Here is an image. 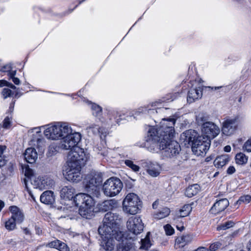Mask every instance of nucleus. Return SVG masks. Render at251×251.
Listing matches in <instances>:
<instances>
[{"label": "nucleus", "instance_id": "obj_1", "mask_svg": "<svg viewBox=\"0 0 251 251\" xmlns=\"http://www.w3.org/2000/svg\"><path fill=\"white\" fill-rule=\"evenodd\" d=\"M191 132L190 130L186 131L181 135V138L188 144L192 142V150L195 154L197 156L204 155L209 150L211 141L201 136L194 139L191 136Z\"/></svg>", "mask_w": 251, "mask_h": 251}, {"label": "nucleus", "instance_id": "obj_2", "mask_svg": "<svg viewBox=\"0 0 251 251\" xmlns=\"http://www.w3.org/2000/svg\"><path fill=\"white\" fill-rule=\"evenodd\" d=\"M73 202L79 207V213L84 218H89L94 206V201L89 195L79 193L74 198Z\"/></svg>", "mask_w": 251, "mask_h": 251}, {"label": "nucleus", "instance_id": "obj_3", "mask_svg": "<svg viewBox=\"0 0 251 251\" xmlns=\"http://www.w3.org/2000/svg\"><path fill=\"white\" fill-rule=\"evenodd\" d=\"M174 117L163 118L158 126H151L150 128L156 130V134L160 136L162 140L173 139L175 133L174 126L176 122V118Z\"/></svg>", "mask_w": 251, "mask_h": 251}, {"label": "nucleus", "instance_id": "obj_4", "mask_svg": "<svg viewBox=\"0 0 251 251\" xmlns=\"http://www.w3.org/2000/svg\"><path fill=\"white\" fill-rule=\"evenodd\" d=\"M123 184L118 177H111L106 180L102 185L101 191L107 197H114L117 196L122 191Z\"/></svg>", "mask_w": 251, "mask_h": 251}, {"label": "nucleus", "instance_id": "obj_5", "mask_svg": "<svg viewBox=\"0 0 251 251\" xmlns=\"http://www.w3.org/2000/svg\"><path fill=\"white\" fill-rule=\"evenodd\" d=\"M141 202L137 195L134 193L128 194L123 200V210L127 214L135 215L140 210Z\"/></svg>", "mask_w": 251, "mask_h": 251}, {"label": "nucleus", "instance_id": "obj_6", "mask_svg": "<svg viewBox=\"0 0 251 251\" xmlns=\"http://www.w3.org/2000/svg\"><path fill=\"white\" fill-rule=\"evenodd\" d=\"M121 219L119 214L112 212L105 214L103 220V224L98 229L99 233L111 232L115 228L119 226Z\"/></svg>", "mask_w": 251, "mask_h": 251}, {"label": "nucleus", "instance_id": "obj_7", "mask_svg": "<svg viewBox=\"0 0 251 251\" xmlns=\"http://www.w3.org/2000/svg\"><path fill=\"white\" fill-rule=\"evenodd\" d=\"M157 130L153 128H150L148 130L145 147L147 149L152 152H157L161 150L160 148V142L162 140L160 136L156 134Z\"/></svg>", "mask_w": 251, "mask_h": 251}, {"label": "nucleus", "instance_id": "obj_8", "mask_svg": "<svg viewBox=\"0 0 251 251\" xmlns=\"http://www.w3.org/2000/svg\"><path fill=\"white\" fill-rule=\"evenodd\" d=\"M67 164L84 165L88 160V156L84 150L80 147H75L70 150L68 154Z\"/></svg>", "mask_w": 251, "mask_h": 251}, {"label": "nucleus", "instance_id": "obj_9", "mask_svg": "<svg viewBox=\"0 0 251 251\" xmlns=\"http://www.w3.org/2000/svg\"><path fill=\"white\" fill-rule=\"evenodd\" d=\"M103 175L100 172H94L87 175L83 180V183L86 191L93 192L102 181Z\"/></svg>", "mask_w": 251, "mask_h": 251}, {"label": "nucleus", "instance_id": "obj_10", "mask_svg": "<svg viewBox=\"0 0 251 251\" xmlns=\"http://www.w3.org/2000/svg\"><path fill=\"white\" fill-rule=\"evenodd\" d=\"M32 171L26 170L25 172V175L30 178L31 184L35 188H38L40 190L49 189L51 188L54 185L53 180L47 176H32Z\"/></svg>", "mask_w": 251, "mask_h": 251}, {"label": "nucleus", "instance_id": "obj_11", "mask_svg": "<svg viewBox=\"0 0 251 251\" xmlns=\"http://www.w3.org/2000/svg\"><path fill=\"white\" fill-rule=\"evenodd\" d=\"M160 148L163 151V155L168 158L174 157L179 153L180 146L179 144L172 139L161 140Z\"/></svg>", "mask_w": 251, "mask_h": 251}, {"label": "nucleus", "instance_id": "obj_12", "mask_svg": "<svg viewBox=\"0 0 251 251\" xmlns=\"http://www.w3.org/2000/svg\"><path fill=\"white\" fill-rule=\"evenodd\" d=\"M61 141V148L64 150H71L75 147L81 140V135L78 132H71L65 135Z\"/></svg>", "mask_w": 251, "mask_h": 251}, {"label": "nucleus", "instance_id": "obj_13", "mask_svg": "<svg viewBox=\"0 0 251 251\" xmlns=\"http://www.w3.org/2000/svg\"><path fill=\"white\" fill-rule=\"evenodd\" d=\"M239 122L238 116L226 118L222 124V133L226 136L233 134L238 128Z\"/></svg>", "mask_w": 251, "mask_h": 251}, {"label": "nucleus", "instance_id": "obj_14", "mask_svg": "<svg viewBox=\"0 0 251 251\" xmlns=\"http://www.w3.org/2000/svg\"><path fill=\"white\" fill-rule=\"evenodd\" d=\"M67 164L66 169L65 177L68 180L74 182H77L81 179L80 171L82 165Z\"/></svg>", "mask_w": 251, "mask_h": 251}, {"label": "nucleus", "instance_id": "obj_15", "mask_svg": "<svg viewBox=\"0 0 251 251\" xmlns=\"http://www.w3.org/2000/svg\"><path fill=\"white\" fill-rule=\"evenodd\" d=\"M202 135L204 138H208L210 141L217 136L220 132V128L212 122L204 123L201 128Z\"/></svg>", "mask_w": 251, "mask_h": 251}, {"label": "nucleus", "instance_id": "obj_16", "mask_svg": "<svg viewBox=\"0 0 251 251\" xmlns=\"http://www.w3.org/2000/svg\"><path fill=\"white\" fill-rule=\"evenodd\" d=\"M126 227L129 231L134 235H137L143 230L144 224L140 217L132 216L128 219Z\"/></svg>", "mask_w": 251, "mask_h": 251}, {"label": "nucleus", "instance_id": "obj_17", "mask_svg": "<svg viewBox=\"0 0 251 251\" xmlns=\"http://www.w3.org/2000/svg\"><path fill=\"white\" fill-rule=\"evenodd\" d=\"M143 164L147 173L151 177H157L160 175L162 167L157 162L148 161L144 162Z\"/></svg>", "mask_w": 251, "mask_h": 251}, {"label": "nucleus", "instance_id": "obj_18", "mask_svg": "<svg viewBox=\"0 0 251 251\" xmlns=\"http://www.w3.org/2000/svg\"><path fill=\"white\" fill-rule=\"evenodd\" d=\"M110 232L99 233L101 238L100 245L106 251H111L114 249V240L110 236Z\"/></svg>", "mask_w": 251, "mask_h": 251}, {"label": "nucleus", "instance_id": "obj_19", "mask_svg": "<svg viewBox=\"0 0 251 251\" xmlns=\"http://www.w3.org/2000/svg\"><path fill=\"white\" fill-rule=\"evenodd\" d=\"M33 132L36 133V136L29 141V145L36 147L39 151H42L45 146L44 140L41 138V131L38 128H35Z\"/></svg>", "mask_w": 251, "mask_h": 251}, {"label": "nucleus", "instance_id": "obj_20", "mask_svg": "<svg viewBox=\"0 0 251 251\" xmlns=\"http://www.w3.org/2000/svg\"><path fill=\"white\" fill-rule=\"evenodd\" d=\"M9 210L11 214V218L17 222V224H21L24 220L25 215L23 211L15 205L10 206Z\"/></svg>", "mask_w": 251, "mask_h": 251}, {"label": "nucleus", "instance_id": "obj_21", "mask_svg": "<svg viewBox=\"0 0 251 251\" xmlns=\"http://www.w3.org/2000/svg\"><path fill=\"white\" fill-rule=\"evenodd\" d=\"M229 205V201L226 199H222L217 201L211 207L210 211L212 214H217L222 212Z\"/></svg>", "mask_w": 251, "mask_h": 251}, {"label": "nucleus", "instance_id": "obj_22", "mask_svg": "<svg viewBox=\"0 0 251 251\" xmlns=\"http://www.w3.org/2000/svg\"><path fill=\"white\" fill-rule=\"evenodd\" d=\"M202 91L201 87L191 89L188 93L187 101L189 103H192L196 100L201 99L202 95Z\"/></svg>", "mask_w": 251, "mask_h": 251}, {"label": "nucleus", "instance_id": "obj_23", "mask_svg": "<svg viewBox=\"0 0 251 251\" xmlns=\"http://www.w3.org/2000/svg\"><path fill=\"white\" fill-rule=\"evenodd\" d=\"M44 134L48 139L58 140L59 134L57 133V124L48 126L44 130Z\"/></svg>", "mask_w": 251, "mask_h": 251}, {"label": "nucleus", "instance_id": "obj_24", "mask_svg": "<svg viewBox=\"0 0 251 251\" xmlns=\"http://www.w3.org/2000/svg\"><path fill=\"white\" fill-rule=\"evenodd\" d=\"M75 193V189L71 185L63 186L60 190V194L61 199L70 200L74 199Z\"/></svg>", "mask_w": 251, "mask_h": 251}, {"label": "nucleus", "instance_id": "obj_25", "mask_svg": "<svg viewBox=\"0 0 251 251\" xmlns=\"http://www.w3.org/2000/svg\"><path fill=\"white\" fill-rule=\"evenodd\" d=\"M24 155L26 161L31 164L34 163L38 157L36 150L32 147L27 148Z\"/></svg>", "mask_w": 251, "mask_h": 251}, {"label": "nucleus", "instance_id": "obj_26", "mask_svg": "<svg viewBox=\"0 0 251 251\" xmlns=\"http://www.w3.org/2000/svg\"><path fill=\"white\" fill-rule=\"evenodd\" d=\"M40 201L46 204H51L55 201L54 193L51 191H46L40 196Z\"/></svg>", "mask_w": 251, "mask_h": 251}, {"label": "nucleus", "instance_id": "obj_27", "mask_svg": "<svg viewBox=\"0 0 251 251\" xmlns=\"http://www.w3.org/2000/svg\"><path fill=\"white\" fill-rule=\"evenodd\" d=\"M72 132L71 127L66 123H57V133L59 134L58 139H62L67 134Z\"/></svg>", "mask_w": 251, "mask_h": 251}, {"label": "nucleus", "instance_id": "obj_28", "mask_svg": "<svg viewBox=\"0 0 251 251\" xmlns=\"http://www.w3.org/2000/svg\"><path fill=\"white\" fill-rule=\"evenodd\" d=\"M117 206V201L114 199L106 200L101 202L99 206L101 211H107L116 208Z\"/></svg>", "mask_w": 251, "mask_h": 251}, {"label": "nucleus", "instance_id": "obj_29", "mask_svg": "<svg viewBox=\"0 0 251 251\" xmlns=\"http://www.w3.org/2000/svg\"><path fill=\"white\" fill-rule=\"evenodd\" d=\"M133 244L127 239L123 240L117 246V251H134Z\"/></svg>", "mask_w": 251, "mask_h": 251}, {"label": "nucleus", "instance_id": "obj_30", "mask_svg": "<svg viewBox=\"0 0 251 251\" xmlns=\"http://www.w3.org/2000/svg\"><path fill=\"white\" fill-rule=\"evenodd\" d=\"M229 156L227 154L218 156L214 161V164L217 168H222L229 161Z\"/></svg>", "mask_w": 251, "mask_h": 251}, {"label": "nucleus", "instance_id": "obj_31", "mask_svg": "<svg viewBox=\"0 0 251 251\" xmlns=\"http://www.w3.org/2000/svg\"><path fill=\"white\" fill-rule=\"evenodd\" d=\"M200 190V187L197 184H195L188 186L185 191V195L189 198H191L198 193Z\"/></svg>", "mask_w": 251, "mask_h": 251}, {"label": "nucleus", "instance_id": "obj_32", "mask_svg": "<svg viewBox=\"0 0 251 251\" xmlns=\"http://www.w3.org/2000/svg\"><path fill=\"white\" fill-rule=\"evenodd\" d=\"M88 129L91 130L95 134H99L101 139L106 136L107 132L105 129L100 128L98 126L93 125L89 126Z\"/></svg>", "mask_w": 251, "mask_h": 251}, {"label": "nucleus", "instance_id": "obj_33", "mask_svg": "<svg viewBox=\"0 0 251 251\" xmlns=\"http://www.w3.org/2000/svg\"><path fill=\"white\" fill-rule=\"evenodd\" d=\"M170 213V210L168 207H163L161 210L159 211L155 212L153 214L154 218L160 220L164 218L169 215Z\"/></svg>", "mask_w": 251, "mask_h": 251}, {"label": "nucleus", "instance_id": "obj_34", "mask_svg": "<svg viewBox=\"0 0 251 251\" xmlns=\"http://www.w3.org/2000/svg\"><path fill=\"white\" fill-rule=\"evenodd\" d=\"M191 241V237L190 235H183L178 237L176 239V244L179 245V247H183Z\"/></svg>", "mask_w": 251, "mask_h": 251}, {"label": "nucleus", "instance_id": "obj_35", "mask_svg": "<svg viewBox=\"0 0 251 251\" xmlns=\"http://www.w3.org/2000/svg\"><path fill=\"white\" fill-rule=\"evenodd\" d=\"M115 231L110 232V236L112 239H115L117 241H122L125 240V239H127L126 238H125L124 234L123 232L119 230V226L115 228Z\"/></svg>", "mask_w": 251, "mask_h": 251}, {"label": "nucleus", "instance_id": "obj_36", "mask_svg": "<svg viewBox=\"0 0 251 251\" xmlns=\"http://www.w3.org/2000/svg\"><path fill=\"white\" fill-rule=\"evenodd\" d=\"M88 104L90 105L92 111V114L95 117H99L101 115L102 112V108L99 105L92 103L90 101H88Z\"/></svg>", "mask_w": 251, "mask_h": 251}, {"label": "nucleus", "instance_id": "obj_37", "mask_svg": "<svg viewBox=\"0 0 251 251\" xmlns=\"http://www.w3.org/2000/svg\"><path fill=\"white\" fill-rule=\"evenodd\" d=\"M17 222L10 218L4 223V226L8 231H12L16 228Z\"/></svg>", "mask_w": 251, "mask_h": 251}, {"label": "nucleus", "instance_id": "obj_38", "mask_svg": "<svg viewBox=\"0 0 251 251\" xmlns=\"http://www.w3.org/2000/svg\"><path fill=\"white\" fill-rule=\"evenodd\" d=\"M248 161V157L243 153L240 152L237 153L235 156L236 163L239 165H243L246 164Z\"/></svg>", "mask_w": 251, "mask_h": 251}, {"label": "nucleus", "instance_id": "obj_39", "mask_svg": "<svg viewBox=\"0 0 251 251\" xmlns=\"http://www.w3.org/2000/svg\"><path fill=\"white\" fill-rule=\"evenodd\" d=\"M149 234L150 233L148 232L146 237L144 239L141 240V246L140 247L141 249L148 250L151 247V244L150 243Z\"/></svg>", "mask_w": 251, "mask_h": 251}, {"label": "nucleus", "instance_id": "obj_40", "mask_svg": "<svg viewBox=\"0 0 251 251\" xmlns=\"http://www.w3.org/2000/svg\"><path fill=\"white\" fill-rule=\"evenodd\" d=\"M192 210V207L190 204L184 205L179 210V216L185 217L187 216Z\"/></svg>", "mask_w": 251, "mask_h": 251}, {"label": "nucleus", "instance_id": "obj_41", "mask_svg": "<svg viewBox=\"0 0 251 251\" xmlns=\"http://www.w3.org/2000/svg\"><path fill=\"white\" fill-rule=\"evenodd\" d=\"M125 164L134 172H137L140 170V167L135 164L133 161L126 159L125 160Z\"/></svg>", "mask_w": 251, "mask_h": 251}, {"label": "nucleus", "instance_id": "obj_42", "mask_svg": "<svg viewBox=\"0 0 251 251\" xmlns=\"http://www.w3.org/2000/svg\"><path fill=\"white\" fill-rule=\"evenodd\" d=\"M148 112L149 114H154L157 113V109L156 108H148L147 107H140L138 110H136L135 113V115H138L141 113Z\"/></svg>", "mask_w": 251, "mask_h": 251}, {"label": "nucleus", "instance_id": "obj_43", "mask_svg": "<svg viewBox=\"0 0 251 251\" xmlns=\"http://www.w3.org/2000/svg\"><path fill=\"white\" fill-rule=\"evenodd\" d=\"M251 201V197L250 195H244L240 197L238 201H237L236 203L241 204L242 203L247 204L249 203Z\"/></svg>", "mask_w": 251, "mask_h": 251}, {"label": "nucleus", "instance_id": "obj_44", "mask_svg": "<svg viewBox=\"0 0 251 251\" xmlns=\"http://www.w3.org/2000/svg\"><path fill=\"white\" fill-rule=\"evenodd\" d=\"M234 225V223L232 221H228L225 223V224H223V225H221L219 227H218V229L226 230L227 228L232 227Z\"/></svg>", "mask_w": 251, "mask_h": 251}, {"label": "nucleus", "instance_id": "obj_45", "mask_svg": "<svg viewBox=\"0 0 251 251\" xmlns=\"http://www.w3.org/2000/svg\"><path fill=\"white\" fill-rule=\"evenodd\" d=\"M5 150V146H0V167L4 166L5 164V160L3 159V153Z\"/></svg>", "mask_w": 251, "mask_h": 251}, {"label": "nucleus", "instance_id": "obj_46", "mask_svg": "<svg viewBox=\"0 0 251 251\" xmlns=\"http://www.w3.org/2000/svg\"><path fill=\"white\" fill-rule=\"evenodd\" d=\"M1 94L3 98L6 99L8 97H11L13 94V93L8 88H4L2 90Z\"/></svg>", "mask_w": 251, "mask_h": 251}, {"label": "nucleus", "instance_id": "obj_47", "mask_svg": "<svg viewBox=\"0 0 251 251\" xmlns=\"http://www.w3.org/2000/svg\"><path fill=\"white\" fill-rule=\"evenodd\" d=\"M243 148L247 152H251V137L245 143Z\"/></svg>", "mask_w": 251, "mask_h": 251}, {"label": "nucleus", "instance_id": "obj_48", "mask_svg": "<svg viewBox=\"0 0 251 251\" xmlns=\"http://www.w3.org/2000/svg\"><path fill=\"white\" fill-rule=\"evenodd\" d=\"M57 250L60 251H70V249L67 244L62 241H60Z\"/></svg>", "mask_w": 251, "mask_h": 251}, {"label": "nucleus", "instance_id": "obj_49", "mask_svg": "<svg viewBox=\"0 0 251 251\" xmlns=\"http://www.w3.org/2000/svg\"><path fill=\"white\" fill-rule=\"evenodd\" d=\"M166 234L168 235H171L174 232V228L170 225H166L164 226Z\"/></svg>", "mask_w": 251, "mask_h": 251}, {"label": "nucleus", "instance_id": "obj_50", "mask_svg": "<svg viewBox=\"0 0 251 251\" xmlns=\"http://www.w3.org/2000/svg\"><path fill=\"white\" fill-rule=\"evenodd\" d=\"M11 121L8 117H6L2 122V127L4 128H8L11 126Z\"/></svg>", "mask_w": 251, "mask_h": 251}, {"label": "nucleus", "instance_id": "obj_51", "mask_svg": "<svg viewBox=\"0 0 251 251\" xmlns=\"http://www.w3.org/2000/svg\"><path fill=\"white\" fill-rule=\"evenodd\" d=\"M60 240H54L48 243V246L50 248H53L57 249L58 248L59 244L60 242Z\"/></svg>", "mask_w": 251, "mask_h": 251}, {"label": "nucleus", "instance_id": "obj_52", "mask_svg": "<svg viewBox=\"0 0 251 251\" xmlns=\"http://www.w3.org/2000/svg\"><path fill=\"white\" fill-rule=\"evenodd\" d=\"M221 244L219 242L214 243L210 246L209 250L211 251H215L221 247Z\"/></svg>", "mask_w": 251, "mask_h": 251}, {"label": "nucleus", "instance_id": "obj_53", "mask_svg": "<svg viewBox=\"0 0 251 251\" xmlns=\"http://www.w3.org/2000/svg\"><path fill=\"white\" fill-rule=\"evenodd\" d=\"M4 69H7V70H6L7 72H9L8 73V75L9 77L11 79L12 78H13L15 77L16 74V71H10V69H11V66L10 65H7L4 67Z\"/></svg>", "mask_w": 251, "mask_h": 251}, {"label": "nucleus", "instance_id": "obj_54", "mask_svg": "<svg viewBox=\"0 0 251 251\" xmlns=\"http://www.w3.org/2000/svg\"><path fill=\"white\" fill-rule=\"evenodd\" d=\"M3 244L6 245H9L14 247L16 245V243L13 239H6L3 241Z\"/></svg>", "mask_w": 251, "mask_h": 251}, {"label": "nucleus", "instance_id": "obj_55", "mask_svg": "<svg viewBox=\"0 0 251 251\" xmlns=\"http://www.w3.org/2000/svg\"><path fill=\"white\" fill-rule=\"evenodd\" d=\"M56 151L55 148L52 146H50L49 148L48 152V156H51L55 154Z\"/></svg>", "mask_w": 251, "mask_h": 251}, {"label": "nucleus", "instance_id": "obj_56", "mask_svg": "<svg viewBox=\"0 0 251 251\" xmlns=\"http://www.w3.org/2000/svg\"><path fill=\"white\" fill-rule=\"evenodd\" d=\"M206 120L205 117L202 114H200L198 116H197L196 121L198 123H201L203 121Z\"/></svg>", "mask_w": 251, "mask_h": 251}, {"label": "nucleus", "instance_id": "obj_57", "mask_svg": "<svg viewBox=\"0 0 251 251\" xmlns=\"http://www.w3.org/2000/svg\"><path fill=\"white\" fill-rule=\"evenodd\" d=\"M178 95H179L178 93H176L174 94L172 96H171V98H167L165 100H162V101L165 102V101H169V100L173 101L178 96Z\"/></svg>", "mask_w": 251, "mask_h": 251}, {"label": "nucleus", "instance_id": "obj_58", "mask_svg": "<svg viewBox=\"0 0 251 251\" xmlns=\"http://www.w3.org/2000/svg\"><path fill=\"white\" fill-rule=\"evenodd\" d=\"M24 183H25V188L27 190V191L28 192V194L31 196L32 199L33 200H34V197L33 195H32V194L31 193V191H30V190L29 189V188H28V187L27 186V183H26V179L25 178L24 179Z\"/></svg>", "mask_w": 251, "mask_h": 251}, {"label": "nucleus", "instance_id": "obj_59", "mask_svg": "<svg viewBox=\"0 0 251 251\" xmlns=\"http://www.w3.org/2000/svg\"><path fill=\"white\" fill-rule=\"evenodd\" d=\"M235 172V169L233 166H229L227 170V173L231 175Z\"/></svg>", "mask_w": 251, "mask_h": 251}, {"label": "nucleus", "instance_id": "obj_60", "mask_svg": "<svg viewBox=\"0 0 251 251\" xmlns=\"http://www.w3.org/2000/svg\"><path fill=\"white\" fill-rule=\"evenodd\" d=\"M13 82L16 85H19L20 83V80L18 77H14L11 78Z\"/></svg>", "mask_w": 251, "mask_h": 251}, {"label": "nucleus", "instance_id": "obj_61", "mask_svg": "<svg viewBox=\"0 0 251 251\" xmlns=\"http://www.w3.org/2000/svg\"><path fill=\"white\" fill-rule=\"evenodd\" d=\"M114 113L115 116V118L117 121V122H119V120L120 119H122V118H121V115L119 114V112L118 111L114 112Z\"/></svg>", "mask_w": 251, "mask_h": 251}, {"label": "nucleus", "instance_id": "obj_62", "mask_svg": "<svg viewBox=\"0 0 251 251\" xmlns=\"http://www.w3.org/2000/svg\"><path fill=\"white\" fill-rule=\"evenodd\" d=\"M5 84H6L5 86L9 87L12 89H15L16 88V86H14L13 84H12L11 83L8 82L7 81H6Z\"/></svg>", "mask_w": 251, "mask_h": 251}, {"label": "nucleus", "instance_id": "obj_63", "mask_svg": "<svg viewBox=\"0 0 251 251\" xmlns=\"http://www.w3.org/2000/svg\"><path fill=\"white\" fill-rule=\"evenodd\" d=\"M231 151V147L230 146H226L224 148V151L227 152H230Z\"/></svg>", "mask_w": 251, "mask_h": 251}, {"label": "nucleus", "instance_id": "obj_64", "mask_svg": "<svg viewBox=\"0 0 251 251\" xmlns=\"http://www.w3.org/2000/svg\"><path fill=\"white\" fill-rule=\"evenodd\" d=\"M198 251H208L207 248L203 247H201L197 249Z\"/></svg>", "mask_w": 251, "mask_h": 251}]
</instances>
